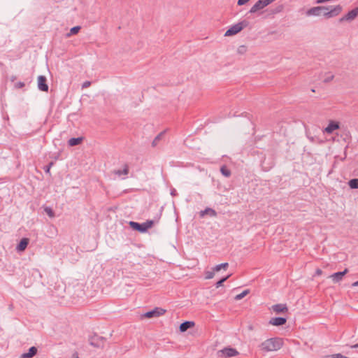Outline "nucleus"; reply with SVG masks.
Masks as SVG:
<instances>
[{
	"label": "nucleus",
	"instance_id": "nucleus-2",
	"mask_svg": "<svg viewBox=\"0 0 358 358\" xmlns=\"http://www.w3.org/2000/svg\"><path fill=\"white\" fill-rule=\"evenodd\" d=\"M156 209L158 210V213L156 214V215L154 216L152 220H148L146 222L143 223H138L134 221H130L129 222V224L130 227L135 231H137L141 233H145L147 231L152 228V226L155 224V223L158 222L160 220L162 211H163V207H161L159 209H158V206H155Z\"/></svg>",
	"mask_w": 358,
	"mask_h": 358
},
{
	"label": "nucleus",
	"instance_id": "nucleus-38",
	"mask_svg": "<svg viewBox=\"0 0 358 358\" xmlns=\"http://www.w3.org/2000/svg\"><path fill=\"white\" fill-rule=\"evenodd\" d=\"M322 273V271L320 268H317L315 271V275H320Z\"/></svg>",
	"mask_w": 358,
	"mask_h": 358
},
{
	"label": "nucleus",
	"instance_id": "nucleus-37",
	"mask_svg": "<svg viewBox=\"0 0 358 358\" xmlns=\"http://www.w3.org/2000/svg\"><path fill=\"white\" fill-rule=\"evenodd\" d=\"M90 85H91V83L90 81H85L83 83L82 87L87 88V87H90Z\"/></svg>",
	"mask_w": 358,
	"mask_h": 358
},
{
	"label": "nucleus",
	"instance_id": "nucleus-10",
	"mask_svg": "<svg viewBox=\"0 0 358 358\" xmlns=\"http://www.w3.org/2000/svg\"><path fill=\"white\" fill-rule=\"evenodd\" d=\"M38 88L42 92H47L49 87L47 84V78L45 76H39L38 77Z\"/></svg>",
	"mask_w": 358,
	"mask_h": 358
},
{
	"label": "nucleus",
	"instance_id": "nucleus-18",
	"mask_svg": "<svg viewBox=\"0 0 358 358\" xmlns=\"http://www.w3.org/2000/svg\"><path fill=\"white\" fill-rule=\"evenodd\" d=\"M206 215H208L210 217H216L217 213L214 209L207 207L203 210L200 211L201 217H203Z\"/></svg>",
	"mask_w": 358,
	"mask_h": 358
},
{
	"label": "nucleus",
	"instance_id": "nucleus-22",
	"mask_svg": "<svg viewBox=\"0 0 358 358\" xmlns=\"http://www.w3.org/2000/svg\"><path fill=\"white\" fill-rule=\"evenodd\" d=\"M80 29H81L80 26H75V27L71 28L70 31H69V33H68L66 34V36L70 37L72 35L77 34L80 31Z\"/></svg>",
	"mask_w": 358,
	"mask_h": 358
},
{
	"label": "nucleus",
	"instance_id": "nucleus-26",
	"mask_svg": "<svg viewBox=\"0 0 358 358\" xmlns=\"http://www.w3.org/2000/svg\"><path fill=\"white\" fill-rule=\"evenodd\" d=\"M322 358H349L348 357L344 356L341 353L328 355L322 356Z\"/></svg>",
	"mask_w": 358,
	"mask_h": 358
},
{
	"label": "nucleus",
	"instance_id": "nucleus-5",
	"mask_svg": "<svg viewBox=\"0 0 358 358\" xmlns=\"http://www.w3.org/2000/svg\"><path fill=\"white\" fill-rule=\"evenodd\" d=\"M88 341L91 346L96 348L102 349L104 348L106 338L103 336H99L96 334H94L93 335L89 336Z\"/></svg>",
	"mask_w": 358,
	"mask_h": 358
},
{
	"label": "nucleus",
	"instance_id": "nucleus-30",
	"mask_svg": "<svg viewBox=\"0 0 358 358\" xmlns=\"http://www.w3.org/2000/svg\"><path fill=\"white\" fill-rule=\"evenodd\" d=\"M283 8H284V6L282 4L278 5L271 11V13L273 14H276V13H280L282 11Z\"/></svg>",
	"mask_w": 358,
	"mask_h": 358
},
{
	"label": "nucleus",
	"instance_id": "nucleus-4",
	"mask_svg": "<svg viewBox=\"0 0 358 358\" xmlns=\"http://www.w3.org/2000/svg\"><path fill=\"white\" fill-rule=\"evenodd\" d=\"M249 25V22L244 20L237 24L232 25L224 34L225 36H231L241 32L245 27Z\"/></svg>",
	"mask_w": 358,
	"mask_h": 358
},
{
	"label": "nucleus",
	"instance_id": "nucleus-16",
	"mask_svg": "<svg viewBox=\"0 0 358 358\" xmlns=\"http://www.w3.org/2000/svg\"><path fill=\"white\" fill-rule=\"evenodd\" d=\"M195 323L193 321H185L182 322L179 327V329L181 332H185L189 329L194 327Z\"/></svg>",
	"mask_w": 358,
	"mask_h": 358
},
{
	"label": "nucleus",
	"instance_id": "nucleus-36",
	"mask_svg": "<svg viewBox=\"0 0 358 358\" xmlns=\"http://www.w3.org/2000/svg\"><path fill=\"white\" fill-rule=\"evenodd\" d=\"M250 0H238V5L242 6L248 3Z\"/></svg>",
	"mask_w": 358,
	"mask_h": 358
},
{
	"label": "nucleus",
	"instance_id": "nucleus-35",
	"mask_svg": "<svg viewBox=\"0 0 358 358\" xmlns=\"http://www.w3.org/2000/svg\"><path fill=\"white\" fill-rule=\"evenodd\" d=\"M246 46L245 45H241L238 48V52L241 53V54H243L244 53L245 51H246Z\"/></svg>",
	"mask_w": 358,
	"mask_h": 358
},
{
	"label": "nucleus",
	"instance_id": "nucleus-23",
	"mask_svg": "<svg viewBox=\"0 0 358 358\" xmlns=\"http://www.w3.org/2000/svg\"><path fill=\"white\" fill-rule=\"evenodd\" d=\"M348 184L351 189H358V178L350 179Z\"/></svg>",
	"mask_w": 358,
	"mask_h": 358
},
{
	"label": "nucleus",
	"instance_id": "nucleus-11",
	"mask_svg": "<svg viewBox=\"0 0 358 358\" xmlns=\"http://www.w3.org/2000/svg\"><path fill=\"white\" fill-rule=\"evenodd\" d=\"M348 273V268H345L344 271H338V272H336L333 274H331L329 278H331L332 279V281L334 282V283H337V282H339L340 281H341L343 278V277L345 276V274H347Z\"/></svg>",
	"mask_w": 358,
	"mask_h": 358
},
{
	"label": "nucleus",
	"instance_id": "nucleus-24",
	"mask_svg": "<svg viewBox=\"0 0 358 358\" xmlns=\"http://www.w3.org/2000/svg\"><path fill=\"white\" fill-rule=\"evenodd\" d=\"M228 267H229V264H228L227 262H224V263H222V264H220L216 265V266L213 268V271H220L222 268H223V269H227Z\"/></svg>",
	"mask_w": 358,
	"mask_h": 358
},
{
	"label": "nucleus",
	"instance_id": "nucleus-6",
	"mask_svg": "<svg viewBox=\"0 0 358 358\" xmlns=\"http://www.w3.org/2000/svg\"><path fill=\"white\" fill-rule=\"evenodd\" d=\"M217 353V356L222 358L231 357L239 355L236 349L231 347H226L222 350H218Z\"/></svg>",
	"mask_w": 358,
	"mask_h": 358
},
{
	"label": "nucleus",
	"instance_id": "nucleus-19",
	"mask_svg": "<svg viewBox=\"0 0 358 358\" xmlns=\"http://www.w3.org/2000/svg\"><path fill=\"white\" fill-rule=\"evenodd\" d=\"M83 137L71 138L68 141V145L71 147L78 145L83 142Z\"/></svg>",
	"mask_w": 358,
	"mask_h": 358
},
{
	"label": "nucleus",
	"instance_id": "nucleus-41",
	"mask_svg": "<svg viewBox=\"0 0 358 358\" xmlns=\"http://www.w3.org/2000/svg\"><path fill=\"white\" fill-rule=\"evenodd\" d=\"M351 348H358V343L351 345Z\"/></svg>",
	"mask_w": 358,
	"mask_h": 358
},
{
	"label": "nucleus",
	"instance_id": "nucleus-33",
	"mask_svg": "<svg viewBox=\"0 0 358 358\" xmlns=\"http://www.w3.org/2000/svg\"><path fill=\"white\" fill-rule=\"evenodd\" d=\"M214 272H215L214 271H207L206 273V279H211V278H213L214 275H215Z\"/></svg>",
	"mask_w": 358,
	"mask_h": 358
},
{
	"label": "nucleus",
	"instance_id": "nucleus-12",
	"mask_svg": "<svg viewBox=\"0 0 358 358\" xmlns=\"http://www.w3.org/2000/svg\"><path fill=\"white\" fill-rule=\"evenodd\" d=\"M340 124L338 122L331 120L327 127L324 129V132L327 134H332L334 131L339 129Z\"/></svg>",
	"mask_w": 358,
	"mask_h": 358
},
{
	"label": "nucleus",
	"instance_id": "nucleus-20",
	"mask_svg": "<svg viewBox=\"0 0 358 358\" xmlns=\"http://www.w3.org/2000/svg\"><path fill=\"white\" fill-rule=\"evenodd\" d=\"M165 132H166V131L164 130V131L160 132L159 134H157L155 136V138H154V140L152 142V147H155V146L157 145L159 141L162 139V138L164 135Z\"/></svg>",
	"mask_w": 358,
	"mask_h": 358
},
{
	"label": "nucleus",
	"instance_id": "nucleus-31",
	"mask_svg": "<svg viewBox=\"0 0 358 358\" xmlns=\"http://www.w3.org/2000/svg\"><path fill=\"white\" fill-rule=\"evenodd\" d=\"M55 164V162H50L48 163V164H47L46 166H45L43 167V170L45 171V173H50V169L52 168V166Z\"/></svg>",
	"mask_w": 358,
	"mask_h": 358
},
{
	"label": "nucleus",
	"instance_id": "nucleus-14",
	"mask_svg": "<svg viewBox=\"0 0 358 358\" xmlns=\"http://www.w3.org/2000/svg\"><path fill=\"white\" fill-rule=\"evenodd\" d=\"M272 310L276 313H281L287 312L288 308L285 303H278L272 306Z\"/></svg>",
	"mask_w": 358,
	"mask_h": 358
},
{
	"label": "nucleus",
	"instance_id": "nucleus-7",
	"mask_svg": "<svg viewBox=\"0 0 358 358\" xmlns=\"http://www.w3.org/2000/svg\"><path fill=\"white\" fill-rule=\"evenodd\" d=\"M166 313V310L162 308L156 307L154 309L146 312L143 316L146 318L156 317L163 315Z\"/></svg>",
	"mask_w": 358,
	"mask_h": 358
},
{
	"label": "nucleus",
	"instance_id": "nucleus-27",
	"mask_svg": "<svg viewBox=\"0 0 358 358\" xmlns=\"http://www.w3.org/2000/svg\"><path fill=\"white\" fill-rule=\"evenodd\" d=\"M231 276V274L225 276V277H223L221 279H220L216 283H215V287L217 288L222 286L223 283L227 281V280Z\"/></svg>",
	"mask_w": 358,
	"mask_h": 358
},
{
	"label": "nucleus",
	"instance_id": "nucleus-8",
	"mask_svg": "<svg viewBox=\"0 0 358 358\" xmlns=\"http://www.w3.org/2000/svg\"><path fill=\"white\" fill-rule=\"evenodd\" d=\"M271 4L268 0H259L257 1L249 10L250 13H255L257 11L263 9L268 5Z\"/></svg>",
	"mask_w": 358,
	"mask_h": 358
},
{
	"label": "nucleus",
	"instance_id": "nucleus-1",
	"mask_svg": "<svg viewBox=\"0 0 358 358\" xmlns=\"http://www.w3.org/2000/svg\"><path fill=\"white\" fill-rule=\"evenodd\" d=\"M342 9L341 5H336L333 8L331 6H316L308 9L306 11V15L308 16H319L322 14L328 19L338 15L341 13Z\"/></svg>",
	"mask_w": 358,
	"mask_h": 358
},
{
	"label": "nucleus",
	"instance_id": "nucleus-25",
	"mask_svg": "<svg viewBox=\"0 0 358 358\" xmlns=\"http://www.w3.org/2000/svg\"><path fill=\"white\" fill-rule=\"evenodd\" d=\"M115 173L120 176L122 175H127L129 173V166L127 164H124V169L122 170L116 171Z\"/></svg>",
	"mask_w": 358,
	"mask_h": 358
},
{
	"label": "nucleus",
	"instance_id": "nucleus-44",
	"mask_svg": "<svg viewBox=\"0 0 358 358\" xmlns=\"http://www.w3.org/2000/svg\"><path fill=\"white\" fill-rule=\"evenodd\" d=\"M175 192H176V190H174V191L171 192V194H172V195H175Z\"/></svg>",
	"mask_w": 358,
	"mask_h": 358
},
{
	"label": "nucleus",
	"instance_id": "nucleus-21",
	"mask_svg": "<svg viewBox=\"0 0 358 358\" xmlns=\"http://www.w3.org/2000/svg\"><path fill=\"white\" fill-rule=\"evenodd\" d=\"M220 172H221V173H222L224 176H225V177H227V178L230 177V176H231V171H230V170L227 168V166H225V165H223V166H221V168H220Z\"/></svg>",
	"mask_w": 358,
	"mask_h": 358
},
{
	"label": "nucleus",
	"instance_id": "nucleus-39",
	"mask_svg": "<svg viewBox=\"0 0 358 358\" xmlns=\"http://www.w3.org/2000/svg\"><path fill=\"white\" fill-rule=\"evenodd\" d=\"M73 358H79V357H78V352H74V353L73 354Z\"/></svg>",
	"mask_w": 358,
	"mask_h": 358
},
{
	"label": "nucleus",
	"instance_id": "nucleus-17",
	"mask_svg": "<svg viewBox=\"0 0 358 358\" xmlns=\"http://www.w3.org/2000/svg\"><path fill=\"white\" fill-rule=\"evenodd\" d=\"M37 352H38L37 348L35 346H32L29 348L27 352L23 353L21 355V357H22V358H32L37 354Z\"/></svg>",
	"mask_w": 358,
	"mask_h": 358
},
{
	"label": "nucleus",
	"instance_id": "nucleus-40",
	"mask_svg": "<svg viewBox=\"0 0 358 358\" xmlns=\"http://www.w3.org/2000/svg\"><path fill=\"white\" fill-rule=\"evenodd\" d=\"M16 78H17V77H16L15 76H11V78H10V80H11L12 82H14V81L16 80Z\"/></svg>",
	"mask_w": 358,
	"mask_h": 358
},
{
	"label": "nucleus",
	"instance_id": "nucleus-15",
	"mask_svg": "<svg viewBox=\"0 0 358 358\" xmlns=\"http://www.w3.org/2000/svg\"><path fill=\"white\" fill-rule=\"evenodd\" d=\"M29 243V238H22L20 241V242L17 243V245L16 246V250L18 252H22V251L25 250V249L27 248Z\"/></svg>",
	"mask_w": 358,
	"mask_h": 358
},
{
	"label": "nucleus",
	"instance_id": "nucleus-29",
	"mask_svg": "<svg viewBox=\"0 0 358 358\" xmlns=\"http://www.w3.org/2000/svg\"><path fill=\"white\" fill-rule=\"evenodd\" d=\"M44 211L50 217H53L55 216V212L50 207H45L44 208Z\"/></svg>",
	"mask_w": 358,
	"mask_h": 358
},
{
	"label": "nucleus",
	"instance_id": "nucleus-3",
	"mask_svg": "<svg viewBox=\"0 0 358 358\" xmlns=\"http://www.w3.org/2000/svg\"><path fill=\"white\" fill-rule=\"evenodd\" d=\"M283 341L280 338H271L264 341L260 348L263 351H276L282 348Z\"/></svg>",
	"mask_w": 358,
	"mask_h": 358
},
{
	"label": "nucleus",
	"instance_id": "nucleus-32",
	"mask_svg": "<svg viewBox=\"0 0 358 358\" xmlns=\"http://www.w3.org/2000/svg\"><path fill=\"white\" fill-rule=\"evenodd\" d=\"M24 86H25L24 83V82H21V81H19V82L15 83V85H14V87L15 89H20V88L24 87Z\"/></svg>",
	"mask_w": 358,
	"mask_h": 358
},
{
	"label": "nucleus",
	"instance_id": "nucleus-43",
	"mask_svg": "<svg viewBox=\"0 0 358 358\" xmlns=\"http://www.w3.org/2000/svg\"><path fill=\"white\" fill-rule=\"evenodd\" d=\"M275 0H268V1L270 2V3H273V1H275Z\"/></svg>",
	"mask_w": 358,
	"mask_h": 358
},
{
	"label": "nucleus",
	"instance_id": "nucleus-42",
	"mask_svg": "<svg viewBox=\"0 0 358 358\" xmlns=\"http://www.w3.org/2000/svg\"><path fill=\"white\" fill-rule=\"evenodd\" d=\"M352 286H353V287H357V286H358V280H357V281H356V282H353V283H352Z\"/></svg>",
	"mask_w": 358,
	"mask_h": 358
},
{
	"label": "nucleus",
	"instance_id": "nucleus-13",
	"mask_svg": "<svg viewBox=\"0 0 358 358\" xmlns=\"http://www.w3.org/2000/svg\"><path fill=\"white\" fill-rule=\"evenodd\" d=\"M286 322H287V318L282 317H272L269 321L270 324H272V325L276 326V327L282 326V325L285 324Z\"/></svg>",
	"mask_w": 358,
	"mask_h": 358
},
{
	"label": "nucleus",
	"instance_id": "nucleus-34",
	"mask_svg": "<svg viewBox=\"0 0 358 358\" xmlns=\"http://www.w3.org/2000/svg\"><path fill=\"white\" fill-rule=\"evenodd\" d=\"M334 75H329L324 78V82L329 83V82L331 81L334 79Z\"/></svg>",
	"mask_w": 358,
	"mask_h": 358
},
{
	"label": "nucleus",
	"instance_id": "nucleus-28",
	"mask_svg": "<svg viewBox=\"0 0 358 358\" xmlns=\"http://www.w3.org/2000/svg\"><path fill=\"white\" fill-rule=\"evenodd\" d=\"M249 292H250L249 289H245V290L243 291L241 294H237L234 299L237 301L241 300V299H243L248 294H249Z\"/></svg>",
	"mask_w": 358,
	"mask_h": 358
},
{
	"label": "nucleus",
	"instance_id": "nucleus-9",
	"mask_svg": "<svg viewBox=\"0 0 358 358\" xmlns=\"http://www.w3.org/2000/svg\"><path fill=\"white\" fill-rule=\"evenodd\" d=\"M358 16V6L350 10L346 15L339 19V22L344 21H352Z\"/></svg>",
	"mask_w": 358,
	"mask_h": 358
}]
</instances>
